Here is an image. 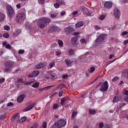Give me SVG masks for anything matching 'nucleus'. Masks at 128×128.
<instances>
[{"mask_svg": "<svg viewBox=\"0 0 128 128\" xmlns=\"http://www.w3.org/2000/svg\"><path fill=\"white\" fill-rule=\"evenodd\" d=\"M50 22V19L48 18H42L40 19L38 22L37 26H39L40 28H46V24H48Z\"/></svg>", "mask_w": 128, "mask_h": 128, "instance_id": "nucleus-1", "label": "nucleus"}, {"mask_svg": "<svg viewBox=\"0 0 128 128\" xmlns=\"http://www.w3.org/2000/svg\"><path fill=\"white\" fill-rule=\"evenodd\" d=\"M6 68L4 70V72H10L12 68L16 66V63L14 61L7 62L4 64Z\"/></svg>", "mask_w": 128, "mask_h": 128, "instance_id": "nucleus-2", "label": "nucleus"}, {"mask_svg": "<svg viewBox=\"0 0 128 128\" xmlns=\"http://www.w3.org/2000/svg\"><path fill=\"white\" fill-rule=\"evenodd\" d=\"M66 124V121L64 120H59L58 122H55L54 126L50 128H62Z\"/></svg>", "mask_w": 128, "mask_h": 128, "instance_id": "nucleus-3", "label": "nucleus"}, {"mask_svg": "<svg viewBox=\"0 0 128 128\" xmlns=\"http://www.w3.org/2000/svg\"><path fill=\"white\" fill-rule=\"evenodd\" d=\"M104 35L100 34L96 40V44L99 46V48H102L104 46Z\"/></svg>", "mask_w": 128, "mask_h": 128, "instance_id": "nucleus-4", "label": "nucleus"}, {"mask_svg": "<svg viewBox=\"0 0 128 128\" xmlns=\"http://www.w3.org/2000/svg\"><path fill=\"white\" fill-rule=\"evenodd\" d=\"M7 10V14L8 16L10 18H12L14 16V8H12V6L10 5L7 6L6 8Z\"/></svg>", "mask_w": 128, "mask_h": 128, "instance_id": "nucleus-5", "label": "nucleus"}, {"mask_svg": "<svg viewBox=\"0 0 128 128\" xmlns=\"http://www.w3.org/2000/svg\"><path fill=\"white\" fill-rule=\"evenodd\" d=\"M24 20V13L20 12L18 14L16 18V22H22Z\"/></svg>", "mask_w": 128, "mask_h": 128, "instance_id": "nucleus-6", "label": "nucleus"}, {"mask_svg": "<svg viewBox=\"0 0 128 128\" xmlns=\"http://www.w3.org/2000/svg\"><path fill=\"white\" fill-rule=\"evenodd\" d=\"M108 90V83L107 81H105L103 83L100 90V92H106Z\"/></svg>", "mask_w": 128, "mask_h": 128, "instance_id": "nucleus-7", "label": "nucleus"}, {"mask_svg": "<svg viewBox=\"0 0 128 128\" xmlns=\"http://www.w3.org/2000/svg\"><path fill=\"white\" fill-rule=\"evenodd\" d=\"M114 16L116 18H120V10H118V8H114Z\"/></svg>", "mask_w": 128, "mask_h": 128, "instance_id": "nucleus-8", "label": "nucleus"}, {"mask_svg": "<svg viewBox=\"0 0 128 128\" xmlns=\"http://www.w3.org/2000/svg\"><path fill=\"white\" fill-rule=\"evenodd\" d=\"M46 66V62H42L38 64L36 66V68H44Z\"/></svg>", "mask_w": 128, "mask_h": 128, "instance_id": "nucleus-9", "label": "nucleus"}, {"mask_svg": "<svg viewBox=\"0 0 128 128\" xmlns=\"http://www.w3.org/2000/svg\"><path fill=\"white\" fill-rule=\"evenodd\" d=\"M104 6L105 8H110L112 6V3L110 2H106L104 3Z\"/></svg>", "mask_w": 128, "mask_h": 128, "instance_id": "nucleus-10", "label": "nucleus"}, {"mask_svg": "<svg viewBox=\"0 0 128 128\" xmlns=\"http://www.w3.org/2000/svg\"><path fill=\"white\" fill-rule=\"evenodd\" d=\"M58 27L57 26H52L50 28V30H49L50 32H52V34H54L56 32H58Z\"/></svg>", "mask_w": 128, "mask_h": 128, "instance_id": "nucleus-11", "label": "nucleus"}, {"mask_svg": "<svg viewBox=\"0 0 128 128\" xmlns=\"http://www.w3.org/2000/svg\"><path fill=\"white\" fill-rule=\"evenodd\" d=\"M74 28L72 27L68 26L65 28V32L66 34H70L74 32Z\"/></svg>", "mask_w": 128, "mask_h": 128, "instance_id": "nucleus-12", "label": "nucleus"}, {"mask_svg": "<svg viewBox=\"0 0 128 128\" xmlns=\"http://www.w3.org/2000/svg\"><path fill=\"white\" fill-rule=\"evenodd\" d=\"M40 74V72L38 70L33 71L31 74L28 75L29 78H34V76H38Z\"/></svg>", "mask_w": 128, "mask_h": 128, "instance_id": "nucleus-13", "label": "nucleus"}, {"mask_svg": "<svg viewBox=\"0 0 128 128\" xmlns=\"http://www.w3.org/2000/svg\"><path fill=\"white\" fill-rule=\"evenodd\" d=\"M24 95H21L19 96L17 98V102L19 104H20L24 102Z\"/></svg>", "mask_w": 128, "mask_h": 128, "instance_id": "nucleus-14", "label": "nucleus"}, {"mask_svg": "<svg viewBox=\"0 0 128 128\" xmlns=\"http://www.w3.org/2000/svg\"><path fill=\"white\" fill-rule=\"evenodd\" d=\"M36 104L32 103L30 105L28 106L25 109L24 112H28V110H30L32 108H34V106Z\"/></svg>", "mask_w": 128, "mask_h": 128, "instance_id": "nucleus-15", "label": "nucleus"}, {"mask_svg": "<svg viewBox=\"0 0 128 128\" xmlns=\"http://www.w3.org/2000/svg\"><path fill=\"white\" fill-rule=\"evenodd\" d=\"M20 34H22V30L20 29H17L14 30V34L15 36H18Z\"/></svg>", "mask_w": 128, "mask_h": 128, "instance_id": "nucleus-16", "label": "nucleus"}, {"mask_svg": "<svg viewBox=\"0 0 128 128\" xmlns=\"http://www.w3.org/2000/svg\"><path fill=\"white\" fill-rule=\"evenodd\" d=\"M120 99H121L120 96H116L113 99L112 102H120Z\"/></svg>", "mask_w": 128, "mask_h": 128, "instance_id": "nucleus-17", "label": "nucleus"}, {"mask_svg": "<svg viewBox=\"0 0 128 128\" xmlns=\"http://www.w3.org/2000/svg\"><path fill=\"white\" fill-rule=\"evenodd\" d=\"M65 62L66 66H72V62L70 60V59H66Z\"/></svg>", "mask_w": 128, "mask_h": 128, "instance_id": "nucleus-18", "label": "nucleus"}, {"mask_svg": "<svg viewBox=\"0 0 128 128\" xmlns=\"http://www.w3.org/2000/svg\"><path fill=\"white\" fill-rule=\"evenodd\" d=\"M84 26V22L80 21L76 24V28H80Z\"/></svg>", "mask_w": 128, "mask_h": 128, "instance_id": "nucleus-19", "label": "nucleus"}, {"mask_svg": "<svg viewBox=\"0 0 128 128\" xmlns=\"http://www.w3.org/2000/svg\"><path fill=\"white\" fill-rule=\"evenodd\" d=\"M76 40H78V38L76 37H73L71 39V42L72 44H74L76 42Z\"/></svg>", "mask_w": 128, "mask_h": 128, "instance_id": "nucleus-20", "label": "nucleus"}, {"mask_svg": "<svg viewBox=\"0 0 128 128\" xmlns=\"http://www.w3.org/2000/svg\"><path fill=\"white\" fill-rule=\"evenodd\" d=\"M4 18H6L4 14L0 12V22H2L4 20Z\"/></svg>", "mask_w": 128, "mask_h": 128, "instance_id": "nucleus-21", "label": "nucleus"}, {"mask_svg": "<svg viewBox=\"0 0 128 128\" xmlns=\"http://www.w3.org/2000/svg\"><path fill=\"white\" fill-rule=\"evenodd\" d=\"M25 28L28 29L30 28H32V24L28 22L25 23Z\"/></svg>", "mask_w": 128, "mask_h": 128, "instance_id": "nucleus-22", "label": "nucleus"}, {"mask_svg": "<svg viewBox=\"0 0 128 128\" xmlns=\"http://www.w3.org/2000/svg\"><path fill=\"white\" fill-rule=\"evenodd\" d=\"M77 114H78V112H76V111H73L72 114V118H74L76 116Z\"/></svg>", "mask_w": 128, "mask_h": 128, "instance_id": "nucleus-23", "label": "nucleus"}, {"mask_svg": "<svg viewBox=\"0 0 128 128\" xmlns=\"http://www.w3.org/2000/svg\"><path fill=\"white\" fill-rule=\"evenodd\" d=\"M40 86V83L38 82L34 83L32 86L34 88H38Z\"/></svg>", "mask_w": 128, "mask_h": 128, "instance_id": "nucleus-24", "label": "nucleus"}, {"mask_svg": "<svg viewBox=\"0 0 128 128\" xmlns=\"http://www.w3.org/2000/svg\"><path fill=\"white\" fill-rule=\"evenodd\" d=\"M56 2H58L60 6H62V4H64V0H56Z\"/></svg>", "mask_w": 128, "mask_h": 128, "instance_id": "nucleus-25", "label": "nucleus"}, {"mask_svg": "<svg viewBox=\"0 0 128 128\" xmlns=\"http://www.w3.org/2000/svg\"><path fill=\"white\" fill-rule=\"evenodd\" d=\"M80 10H82L84 11H84L86 10V11H88V8L84 6H82L80 7Z\"/></svg>", "mask_w": 128, "mask_h": 128, "instance_id": "nucleus-26", "label": "nucleus"}, {"mask_svg": "<svg viewBox=\"0 0 128 128\" xmlns=\"http://www.w3.org/2000/svg\"><path fill=\"white\" fill-rule=\"evenodd\" d=\"M88 112H89V113L90 114H96V110H91V109H89Z\"/></svg>", "mask_w": 128, "mask_h": 128, "instance_id": "nucleus-27", "label": "nucleus"}, {"mask_svg": "<svg viewBox=\"0 0 128 128\" xmlns=\"http://www.w3.org/2000/svg\"><path fill=\"white\" fill-rule=\"evenodd\" d=\"M26 117H22L20 120V124H22V122H26Z\"/></svg>", "mask_w": 128, "mask_h": 128, "instance_id": "nucleus-28", "label": "nucleus"}, {"mask_svg": "<svg viewBox=\"0 0 128 128\" xmlns=\"http://www.w3.org/2000/svg\"><path fill=\"white\" fill-rule=\"evenodd\" d=\"M83 46H84V44H86V39H82L80 40Z\"/></svg>", "mask_w": 128, "mask_h": 128, "instance_id": "nucleus-29", "label": "nucleus"}, {"mask_svg": "<svg viewBox=\"0 0 128 128\" xmlns=\"http://www.w3.org/2000/svg\"><path fill=\"white\" fill-rule=\"evenodd\" d=\"M58 44L60 46H64V42L62 40H58Z\"/></svg>", "mask_w": 128, "mask_h": 128, "instance_id": "nucleus-30", "label": "nucleus"}, {"mask_svg": "<svg viewBox=\"0 0 128 128\" xmlns=\"http://www.w3.org/2000/svg\"><path fill=\"white\" fill-rule=\"evenodd\" d=\"M3 36L6 38H10V34L8 33H5L3 34Z\"/></svg>", "mask_w": 128, "mask_h": 128, "instance_id": "nucleus-31", "label": "nucleus"}, {"mask_svg": "<svg viewBox=\"0 0 128 128\" xmlns=\"http://www.w3.org/2000/svg\"><path fill=\"white\" fill-rule=\"evenodd\" d=\"M50 78H52V80H56V76H54V74H50Z\"/></svg>", "mask_w": 128, "mask_h": 128, "instance_id": "nucleus-32", "label": "nucleus"}, {"mask_svg": "<svg viewBox=\"0 0 128 128\" xmlns=\"http://www.w3.org/2000/svg\"><path fill=\"white\" fill-rule=\"evenodd\" d=\"M24 82V79L22 78H19L17 80V83L18 84H22Z\"/></svg>", "mask_w": 128, "mask_h": 128, "instance_id": "nucleus-33", "label": "nucleus"}, {"mask_svg": "<svg viewBox=\"0 0 128 128\" xmlns=\"http://www.w3.org/2000/svg\"><path fill=\"white\" fill-rule=\"evenodd\" d=\"M50 18H56V14H50Z\"/></svg>", "mask_w": 128, "mask_h": 128, "instance_id": "nucleus-34", "label": "nucleus"}, {"mask_svg": "<svg viewBox=\"0 0 128 128\" xmlns=\"http://www.w3.org/2000/svg\"><path fill=\"white\" fill-rule=\"evenodd\" d=\"M0 120H4L6 118V114H0Z\"/></svg>", "mask_w": 128, "mask_h": 128, "instance_id": "nucleus-35", "label": "nucleus"}, {"mask_svg": "<svg viewBox=\"0 0 128 128\" xmlns=\"http://www.w3.org/2000/svg\"><path fill=\"white\" fill-rule=\"evenodd\" d=\"M120 78L118 76H115L114 78L112 79V82H116V80H118Z\"/></svg>", "mask_w": 128, "mask_h": 128, "instance_id": "nucleus-36", "label": "nucleus"}, {"mask_svg": "<svg viewBox=\"0 0 128 128\" xmlns=\"http://www.w3.org/2000/svg\"><path fill=\"white\" fill-rule=\"evenodd\" d=\"M60 4H58V2H56V4H54V6L56 8H60Z\"/></svg>", "mask_w": 128, "mask_h": 128, "instance_id": "nucleus-37", "label": "nucleus"}, {"mask_svg": "<svg viewBox=\"0 0 128 128\" xmlns=\"http://www.w3.org/2000/svg\"><path fill=\"white\" fill-rule=\"evenodd\" d=\"M58 108V104H55L53 105L52 108L54 110H56Z\"/></svg>", "mask_w": 128, "mask_h": 128, "instance_id": "nucleus-38", "label": "nucleus"}, {"mask_svg": "<svg viewBox=\"0 0 128 128\" xmlns=\"http://www.w3.org/2000/svg\"><path fill=\"white\" fill-rule=\"evenodd\" d=\"M106 18V16L104 15H101L99 17V19H100L101 20H104V18Z\"/></svg>", "mask_w": 128, "mask_h": 128, "instance_id": "nucleus-39", "label": "nucleus"}, {"mask_svg": "<svg viewBox=\"0 0 128 128\" xmlns=\"http://www.w3.org/2000/svg\"><path fill=\"white\" fill-rule=\"evenodd\" d=\"M10 26H4V30H10Z\"/></svg>", "mask_w": 128, "mask_h": 128, "instance_id": "nucleus-40", "label": "nucleus"}, {"mask_svg": "<svg viewBox=\"0 0 128 128\" xmlns=\"http://www.w3.org/2000/svg\"><path fill=\"white\" fill-rule=\"evenodd\" d=\"M90 72L92 74V72H94V70H96V68H94V67H91L90 68Z\"/></svg>", "mask_w": 128, "mask_h": 128, "instance_id": "nucleus-41", "label": "nucleus"}, {"mask_svg": "<svg viewBox=\"0 0 128 128\" xmlns=\"http://www.w3.org/2000/svg\"><path fill=\"white\" fill-rule=\"evenodd\" d=\"M20 54H24V50H20L18 52Z\"/></svg>", "mask_w": 128, "mask_h": 128, "instance_id": "nucleus-42", "label": "nucleus"}, {"mask_svg": "<svg viewBox=\"0 0 128 128\" xmlns=\"http://www.w3.org/2000/svg\"><path fill=\"white\" fill-rule=\"evenodd\" d=\"M38 124L35 123L31 128H38Z\"/></svg>", "mask_w": 128, "mask_h": 128, "instance_id": "nucleus-43", "label": "nucleus"}, {"mask_svg": "<svg viewBox=\"0 0 128 128\" xmlns=\"http://www.w3.org/2000/svg\"><path fill=\"white\" fill-rule=\"evenodd\" d=\"M122 118H128V113H125L122 116Z\"/></svg>", "mask_w": 128, "mask_h": 128, "instance_id": "nucleus-44", "label": "nucleus"}, {"mask_svg": "<svg viewBox=\"0 0 128 128\" xmlns=\"http://www.w3.org/2000/svg\"><path fill=\"white\" fill-rule=\"evenodd\" d=\"M65 102H66V98H62L60 100L61 104H64Z\"/></svg>", "mask_w": 128, "mask_h": 128, "instance_id": "nucleus-45", "label": "nucleus"}, {"mask_svg": "<svg viewBox=\"0 0 128 128\" xmlns=\"http://www.w3.org/2000/svg\"><path fill=\"white\" fill-rule=\"evenodd\" d=\"M68 54L70 56H72L74 54V50L70 49L68 50Z\"/></svg>", "mask_w": 128, "mask_h": 128, "instance_id": "nucleus-46", "label": "nucleus"}, {"mask_svg": "<svg viewBox=\"0 0 128 128\" xmlns=\"http://www.w3.org/2000/svg\"><path fill=\"white\" fill-rule=\"evenodd\" d=\"M4 80H6V79L4 78H2L0 79V84H2L4 82Z\"/></svg>", "mask_w": 128, "mask_h": 128, "instance_id": "nucleus-47", "label": "nucleus"}, {"mask_svg": "<svg viewBox=\"0 0 128 128\" xmlns=\"http://www.w3.org/2000/svg\"><path fill=\"white\" fill-rule=\"evenodd\" d=\"M38 2H39V4H42L44 3V0H38Z\"/></svg>", "mask_w": 128, "mask_h": 128, "instance_id": "nucleus-48", "label": "nucleus"}, {"mask_svg": "<svg viewBox=\"0 0 128 128\" xmlns=\"http://www.w3.org/2000/svg\"><path fill=\"white\" fill-rule=\"evenodd\" d=\"M64 94V91L60 90L59 94H58V96H62V94Z\"/></svg>", "mask_w": 128, "mask_h": 128, "instance_id": "nucleus-49", "label": "nucleus"}, {"mask_svg": "<svg viewBox=\"0 0 128 128\" xmlns=\"http://www.w3.org/2000/svg\"><path fill=\"white\" fill-rule=\"evenodd\" d=\"M52 86H50L45 87L46 90H50V88H52Z\"/></svg>", "mask_w": 128, "mask_h": 128, "instance_id": "nucleus-50", "label": "nucleus"}, {"mask_svg": "<svg viewBox=\"0 0 128 128\" xmlns=\"http://www.w3.org/2000/svg\"><path fill=\"white\" fill-rule=\"evenodd\" d=\"M6 48H8L9 50H10V48H12V46H10V44H6Z\"/></svg>", "mask_w": 128, "mask_h": 128, "instance_id": "nucleus-51", "label": "nucleus"}, {"mask_svg": "<svg viewBox=\"0 0 128 128\" xmlns=\"http://www.w3.org/2000/svg\"><path fill=\"white\" fill-rule=\"evenodd\" d=\"M42 126V128H46V122H44Z\"/></svg>", "mask_w": 128, "mask_h": 128, "instance_id": "nucleus-52", "label": "nucleus"}, {"mask_svg": "<svg viewBox=\"0 0 128 128\" xmlns=\"http://www.w3.org/2000/svg\"><path fill=\"white\" fill-rule=\"evenodd\" d=\"M43 90H46V87L42 88H40L38 89L39 92H42Z\"/></svg>", "mask_w": 128, "mask_h": 128, "instance_id": "nucleus-53", "label": "nucleus"}, {"mask_svg": "<svg viewBox=\"0 0 128 128\" xmlns=\"http://www.w3.org/2000/svg\"><path fill=\"white\" fill-rule=\"evenodd\" d=\"M87 12H88L86 13V14H88V16H92V12L88 11H88H87Z\"/></svg>", "mask_w": 128, "mask_h": 128, "instance_id": "nucleus-54", "label": "nucleus"}, {"mask_svg": "<svg viewBox=\"0 0 128 128\" xmlns=\"http://www.w3.org/2000/svg\"><path fill=\"white\" fill-rule=\"evenodd\" d=\"M104 128V123H100L99 124V128Z\"/></svg>", "mask_w": 128, "mask_h": 128, "instance_id": "nucleus-55", "label": "nucleus"}, {"mask_svg": "<svg viewBox=\"0 0 128 128\" xmlns=\"http://www.w3.org/2000/svg\"><path fill=\"white\" fill-rule=\"evenodd\" d=\"M8 106H14V103L13 102H8L7 104Z\"/></svg>", "mask_w": 128, "mask_h": 128, "instance_id": "nucleus-56", "label": "nucleus"}, {"mask_svg": "<svg viewBox=\"0 0 128 128\" xmlns=\"http://www.w3.org/2000/svg\"><path fill=\"white\" fill-rule=\"evenodd\" d=\"M94 28H96V30H98L100 29V28L98 25L95 26Z\"/></svg>", "mask_w": 128, "mask_h": 128, "instance_id": "nucleus-57", "label": "nucleus"}, {"mask_svg": "<svg viewBox=\"0 0 128 128\" xmlns=\"http://www.w3.org/2000/svg\"><path fill=\"white\" fill-rule=\"evenodd\" d=\"M56 56H60V54H61L60 51L56 52Z\"/></svg>", "mask_w": 128, "mask_h": 128, "instance_id": "nucleus-58", "label": "nucleus"}, {"mask_svg": "<svg viewBox=\"0 0 128 128\" xmlns=\"http://www.w3.org/2000/svg\"><path fill=\"white\" fill-rule=\"evenodd\" d=\"M68 74H66L62 76V78H68Z\"/></svg>", "mask_w": 128, "mask_h": 128, "instance_id": "nucleus-59", "label": "nucleus"}, {"mask_svg": "<svg viewBox=\"0 0 128 128\" xmlns=\"http://www.w3.org/2000/svg\"><path fill=\"white\" fill-rule=\"evenodd\" d=\"M122 34V36H126L128 34V32H123Z\"/></svg>", "mask_w": 128, "mask_h": 128, "instance_id": "nucleus-60", "label": "nucleus"}, {"mask_svg": "<svg viewBox=\"0 0 128 128\" xmlns=\"http://www.w3.org/2000/svg\"><path fill=\"white\" fill-rule=\"evenodd\" d=\"M124 94H125V96H128V90H125L124 92Z\"/></svg>", "mask_w": 128, "mask_h": 128, "instance_id": "nucleus-61", "label": "nucleus"}, {"mask_svg": "<svg viewBox=\"0 0 128 128\" xmlns=\"http://www.w3.org/2000/svg\"><path fill=\"white\" fill-rule=\"evenodd\" d=\"M54 66V63L52 62L50 64V68H53Z\"/></svg>", "mask_w": 128, "mask_h": 128, "instance_id": "nucleus-62", "label": "nucleus"}, {"mask_svg": "<svg viewBox=\"0 0 128 128\" xmlns=\"http://www.w3.org/2000/svg\"><path fill=\"white\" fill-rule=\"evenodd\" d=\"M128 44V40H125L124 42V44Z\"/></svg>", "mask_w": 128, "mask_h": 128, "instance_id": "nucleus-63", "label": "nucleus"}, {"mask_svg": "<svg viewBox=\"0 0 128 128\" xmlns=\"http://www.w3.org/2000/svg\"><path fill=\"white\" fill-rule=\"evenodd\" d=\"M124 100H125V102H128V96L124 98Z\"/></svg>", "mask_w": 128, "mask_h": 128, "instance_id": "nucleus-64", "label": "nucleus"}]
</instances>
